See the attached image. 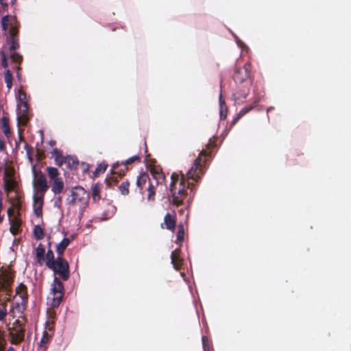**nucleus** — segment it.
Here are the masks:
<instances>
[{
    "label": "nucleus",
    "mask_w": 351,
    "mask_h": 351,
    "mask_svg": "<svg viewBox=\"0 0 351 351\" xmlns=\"http://www.w3.org/2000/svg\"><path fill=\"white\" fill-rule=\"evenodd\" d=\"M7 41L8 45V51H3L1 54V66H8V58L10 59L12 63L20 64L23 58L22 56L16 51V49L19 47L16 29L14 28L10 29Z\"/></svg>",
    "instance_id": "1"
},
{
    "label": "nucleus",
    "mask_w": 351,
    "mask_h": 351,
    "mask_svg": "<svg viewBox=\"0 0 351 351\" xmlns=\"http://www.w3.org/2000/svg\"><path fill=\"white\" fill-rule=\"evenodd\" d=\"M171 179L169 191L172 202L176 206H180L188 195L185 181L183 177L179 180V176L176 173L171 174Z\"/></svg>",
    "instance_id": "2"
},
{
    "label": "nucleus",
    "mask_w": 351,
    "mask_h": 351,
    "mask_svg": "<svg viewBox=\"0 0 351 351\" xmlns=\"http://www.w3.org/2000/svg\"><path fill=\"white\" fill-rule=\"evenodd\" d=\"M88 199L89 194L84 188L81 186L73 188L71 190V196L66 199L69 210L72 209L73 207L77 208L80 215L82 216L88 205Z\"/></svg>",
    "instance_id": "3"
},
{
    "label": "nucleus",
    "mask_w": 351,
    "mask_h": 351,
    "mask_svg": "<svg viewBox=\"0 0 351 351\" xmlns=\"http://www.w3.org/2000/svg\"><path fill=\"white\" fill-rule=\"evenodd\" d=\"M32 173L34 176L32 181L34 195H45L49 188L45 176L41 171H36L35 167H32Z\"/></svg>",
    "instance_id": "4"
},
{
    "label": "nucleus",
    "mask_w": 351,
    "mask_h": 351,
    "mask_svg": "<svg viewBox=\"0 0 351 351\" xmlns=\"http://www.w3.org/2000/svg\"><path fill=\"white\" fill-rule=\"evenodd\" d=\"M52 269L54 274H58L63 280H66L69 278V265L68 262L62 257L56 258V261L52 266L48 267Z\"/></svg>",
    "instance_id": "5"
},
{
    "label": "nucleus",
    "mask_w": 351,
    "mask_h": 351,
    "mask_svg": "<svg viewBox=\"0 0 351 351\" xmlns=\"http://www.w3.org/2000/svg\"><path fill=\"white\" fill-rule=\"evenodd\" d=\"M9 335L11 338V343L17 345L23 341L25 337V329L19 320L13 323L12 327L8 328Z\"/></svg>",
    "instance_id": "6"
},
{
    "label": "nucleus",
    "mask_w": 351,
    "mask_h": 351,
    "mask_svg": "<svg viewBox=\"0 0 351 351\" xmlns=\"http://www.w3.org/2000/svg\"><path fill=\"white\" fill-rule=\"evenodd\" d=\"M13 282V274L9 268L1 267L0 269V291H5L10 295L11 285Z\"/></svg>",
    "instance_id": "7"
},
{
    "label": "nucleus",
    "mask_w": 351,
    "mask_h": 351,
    "mask_svg": "<svg viewBox=\"0 0 351 351\" xmlns=\"http://www.w3.org/2000/svg\"><path fill=\"white\" fill-rule=\"evenodd\" d=\"M51 291L53 295L51 304L53 307H57L60 304L63 297L64 286L56 276L54 277Z\"/></svg>",
    "instance_id": "8"
},
{
    "label": "nucleus",
    "mask_w": 351,
    "mask_h": 351,
    "mask_svg": "<svg viewBox=\"0 0 351 351\" xmlns=\"http://www.w3.org/2000/svg\"><path fill=\"white\" fill-rule=\"evenodd\" d=\"M8 215L9 217V221L10 224V230L11 233L15 236L21 230V220L14 212L9 208L8 210Z\"/></svg>",
    "instance_id": "9"
},
{
    "label": "nucleus",
    "mask_w": 351,
    "mask_h": 351,
    "mask_svg": "<svg viewBox=\"0 0 351 351\" xmlns=\"http://www.w3.org/2000/svg\"><path fill=\"white\" fill-rule=\"evenodd\" d=\"M28 104H17L16 115L19 125H25L29 121Z\"/></svg>",
    "instance_id": "10"
},
{
    "label": "nucleus",
    "mask_w": 351,
    "mask_h": 351,
    "mask_svg": "<svg viewBox=\"0 0 351 351\" xmlns=\"http://www.w3.org/2000/svg\"><path fill=\"white\" fill-rule=\"evenodd\" d=\"M200 162V158H198L195 160L193 166L187 171L186 176L188 179H192L195 181H197V179L200 177L199 173H197V170L199 169Z\"/></svg>",
    "instance_id": "11"
},
{
    "label": "nucleus",
    "mask_w": 351,
    "mask_h": 351,
    "mask_svg": "<svg viewBox=\"0 0 351 351\" xmlns=\"http://www.w3.org/2000/svg\"><path fill=\"white\" fill-rule=\"evenodd\" d=\"M248 67H236L234 74V79L236 82H243L250 75Z\"/></svg>",
    "instance_id": "12"
},
{
    "label": "nucleus",
    "mask_w": 351,
    "mask_h": 351,
    "mask_svg": "<svg viewBox=\"0 0 351 351\" xmlns=\"http://www.w3.org/2000/svg\"><path fill=\"white\" fill-rule=\"evenodd\" d=\"M45 195H34V210L37 216H40L42 214V208L43 206V199Z\"/></svg>",
    "instance_id": "13"
},
{
    "label": "nucleus",
    "mask_w": 351,
    "mask_h": 351,
    "mask_svg": "<svg viewBox=\"0 0 351 351\" xmlns=\"http://www.w3.org/2000/svg\"><path fill=\"white\" fill-rule=\"evenodd\" d=\"M171 263L173 265V267L178 270L180 269V265L182 264V260L180 258V250L176 249L171 252Z\"/></svg>",
    "instance_id": "14"
},
{
    "label": "nucleus",
    "mask_w": 351,
    "mask_h": 351,
    "mask_svg": "<svg viewBox=\"0 0 351 351\" xmlns=\"http://www.w3.org/2000/svg\"><path fill=\"white\" fill-rule=\"evenodd\" d=\"M52 157L54 158L56 164L58 166H62L63 164H65V160H66L65 158L66 156H64L62 154V152L58 149L57 148H55L53 152H51Z\"/></svg>",
    "instance_id": "15"
},
{
    "label": "nucleus",
    "mask_w": 351,
    "mask_h": 351,
    "mask_svg": "<svg viewBox=\"0 0 351 351\" xmlns=\"http://www.w3.org/2000/svg\"><path fill=\"white\" fill-rule=\"evenodd\" d=\"M52 181H53L52 186H51L52 192L54 194L60 193L62 191V190L64 189V186L62 179L60 178L56 179Z\"/></svg>",
    "instance_id": "16"
},
{
    "label": "nucleus",
    "mask_w": 351,
    "mask_h": 351,
    "mask_svg": "<svg viewBox=\"0 0 351 351\" xmlns=\"http://www.w3.org/2000/svg\"><path fill=\"white\" fill-rule=\"evenodd\" d=\"M5 177L4 178V188L5 190L7 191H11L14 189L15 182L12 178V176L10 173H8V172H5Z\"/></svg>",
    "instance_id": "17"
},
{
    "label": "nucleus",
    "mask_w": 351,
    "mask_h": 351,
    "mask_svg": "<svg viewBox=\"0 0 351 351\" xmlns=\"http://www.w3.org/2000/svg\"><path fill=\"white\" fill-rule=\"evenodd\" d=\"M219 106H220V110H219V115L221 119H225L227 116V107L225 103V100L222 97V95L220 94L219 95Z\"/></svg>",
    "instance_id": "18"
},
{
    "label": "nucleus",
    "mask_w": 351,
    "mask_h": 351,
    "mask_svg": "<svg viewBox=\"0 0 351 351\" xmlns=\"http://www.w3.org/2000/svg\"><path fill=\"white\" fill-rule=\"evenodd\" d=\"M70 241L68 238L63 239L60 243L56 246V252L59 255H61L64 252L66 247L69 245Z\"/></svg>",
    "instance_id": "19"
},
{
    "label": "nucleus",
    "mask_w": 351,
    "mask_h": 351,
    "mask_svg": "<svg viewBox=\"0 0 351 351\" xmlns=\"http://www.w3.org/2000/svg\"><path fill=\"white\" fill-rule=\"evenodd\" d=\"M50 338V335L48 334L47 331H44L43 334V337L40 341V346L38 351H45L46 350V344L49 341Z\"/></svg>",
    "instance_id": "20"
},
{
    "label": "nucleus",
    "mask_w": 351,
    "mask_h": 351,
    "mask_svg": "<svg viewBox=\"0 0 351 351\" xmlns=\"http://www.w3.org/2000/svg\"><path fill=\"white\" fill-rule=\"evenodd\" d=\"M47 174H48V176L49 178H50V180L52 181V180H54L56 179H58L60 178L58 177L59 176V171L58 170L55 168V167H49L47 168Z\"/></svg>",
    "instance_id": "21"
},
{
    "label": "nucleus",
    "mask_w": 351,
    "mask_h": 351,
    "mask_svg": "<svg viewBox=\"0 0 351 351\" xmlns=\"http://www.w3.org/2000/svg\"><path fill=\"white\" fill-rule=\"evenodd\" d=\"M44 261H45V264L47 267L53 265V263L56 261V259L54 258L53 252L51 250H49L47 252Z\"/></svg>",
    "instance_id": "22"
},
{
    "label": "nucleus",
    "mask_w": 351,
    "mask_h": 351,
    "mask_svg": "<svg viewBox=\"0 0 351 351\" xmlns=\"http://www.w3.org/2000/svg\"><path fill=\"white\" fill-rule=\"evenodd\" d=\"M164 222L167 229L171 230L174 228L176 222L173 218L169 214L166 215L165 217Z\"/></svg>",
    "instance_id": "23"
},
{
    "label": "nucleus",
    "mask_w": 351,
    "mask_h": 351,
    "mask_svg": "<svg viewBox=\"0 0 351 351\" xmlns=\"http://www.w3.org/2000/svg\"><path fill=\"white\" fill-rule=\"evenodd\" d=\"M45 252V247L41 244H39L36 250V256L38 258V261L40 264L45 260V258H44Z\"/></svg>",
    "instance_id": "24"
},
{
    "label": "nucleus",
    "mask_w": 351,
    "mask_h": 351,
    "mask_svg": "<svg viewBox=\"0 0 351 351\" xmlns=\"http://www.w3.org/2000/svg\"><path fill=\"white\" fill-rule=\"evenodd\" d=\"M17 104H27V95L22 90H19L16 94Z\"/></svg>",
    "instance_id": "25"
},
{
    "label": "nucleus",
    "mask_w": 351,
    "mask_h": 351,
    "mask_svg": "<svg viewBox=\"0 0 351 351\" xmlns=\"http://www.w3.org/2000/svg\"><path fill=\"white\" fill-rule=\"evenodd\" d=\"M65 158L66 159L65 160V164L69 168H75L77 167L78 161L75 158L71 156H67Z\"/></svg>",
    "instance_id": "26"
},
{
    "label": "nucleus",
    "mask_w": 351,
    "mask_h": 351,
    "mask_svg": "<svg viewBox=\"0 0 351 351\" xmlns=\"http://www.w3.org/2000/svg\"><path fill=\"white\" fill-rule=\"evenodd\" d=\"M149 179V176L146 173H143L140 176L138 177L136 180V185L139 188H143V186L145 184L147 180Z\"/></svg>",
    "instance_id": "27"
},
{
    "label": "nucleus",
    "mask_w": 351,
    "mask_h": 351,
    "mask_svg": "<svg viewBox=\"0 0 351 351\" xmlns=\"http://www.w3.org/2000/svg\"><path fill=\"white\" fill-rule=\"evenodd\" d=\"M248 93H249L248 89L243 90L241 95H240L239 93H237L233 95L234 99L235 100V101H237L238 103L243 102V99L246 98Z\"/></svg>",
    "instance_id": "28"
},
{
    "label": "nucleus",
    "mask_w": 351,
    "mask_h": 351,
    "mask_svg": "<svg viewBox=\"0 0 351 351\" xmlns=\"http://www.w3.org/2000/svg\"><path fill=\"white\" fill-rule=\"evenodd\" d=\"M4 78L6 86L10 89L12 86V75L9 70L5 71Z\"/></svg>",
    "instance_id": "29"
},
{
    "label": "nucleus",
    "mask_w": 351,
    "mask_h": 351,
    "mask_svg": "<svg viewBox=\"0 0 351 351\" xmlns=\"http://www.w3.org/2000/svg\"><path fill=\"white\" fill-rule=\"evenodd\" d=\"M7 309L5 302L0 300V321H3L7 316Z\"/></svg>",
    "instance_id": "30"
},
{
    "label": "nucleus",
    "mask_w": 351,
    "mask_h": 351,
    "mask_svg": "<svg viewBox=\"0 0 351 351\" xmlns=\"http://www.w3.org/2000/svg\"><path fill=\"white\" fill-rule=\"evenodd\" d=\"M129 185L128 181H124L120 184L119 189L122 195H126L129 193Z\"/></svg>",
    "instance_id": "31"
},
{
    "label": "nucleus",
    "mask_w": 351,
    "mask_h": 351,
    "mask_svg": "<svg viewBox=\"0 0 351 351\" xmlns=\"http://www.w3.org/2000/svg\"><path fill=\"white\" fill-rule=\"evenodd\" d=\"M34 234L37 239H42L44 237L43 230L39 226H36L34 227Z\"/></svg>",
    "instance_id": "32"
},
{
    "label": "nucleus",
    "mask_w": 351,
    "mask_h": 351,
    "mask_svg": "<svg viewBox=\"0 0 351 351\" xmlns=\"http://www.w3.org/2000/svg\"><path fill=\"white\" fill-rule=\"evenodd\" d=\"M152 176L156 180V184H161L165 180V176L157 171H152Z\"/></svg>",
    "instance_id": "33"
},
{
    "label": "nucleus",
    "mask_w": 351,
    "mask_h": 351,
    "mask_svg": "<svg viewBox=\"0 0 351 351\" xmlns=\"http://www.w3.org/2000/svg\"><path fill=\"white\" fill-rule=\"evenodd\" d=\"M184 228L182 226H180L178 227V230L177 232V241L178 243L182 242V241L184 239Z\"/></svg>",
    "instance_id": "34"
},
{
    "label": "nucleus",
    "mask_w": 351,
    "mask_h": 351,
    "mask_svg": "<svg viewBox=\"0 0 351 351\" xmlns=\"http://www.w3.org/2000/svg\"><path fill=\"white\" fill-rule=\"evenodd\" d=\"M238 47L241 49L247 48L246 45L239 39V38L234 33H232Z\"/></svg>",
    "instance_id": "35"
},
{
    "label": "nucleus",
    "mask_w": 351,
    "mask_h": 351,
    "mask_svg": "<svg viewBox=\"0 0 351 351\" xmlns=\"http://www.w3.org/2000/svg\"><path fill=\"white\" fill-rule=\"evenodd\" d=\"M92 195L94 200L99 199V189L97 186L92 187Z\"/></svg>",
    "instance_id": "36"
},
{
    "label": "nucleus",
    "mask_w": 351,
    "mask_h": 351,
    "mask_svg": "<svg viewBox=\"0 0 351 351\" xmlns=\"http://www.w3.org/2000/svg\"><path fill=\"white\" fill-rule=\"evenodd\" d=\"M9 16H4L1 19V27L3 30H6L8 27Z\"/></svg>",
    "instance_id": "37"
},
{
    "label": "nucleus",
    "mask_w": 351,
    "mask_h": 351,
    "mask_svg": "<svg viewBox=\"0 0 351 351\" xmlns=\"http://www.w3.org/2000/svg\"><path fill=\"white\" fill-rule=\"evenodd\" d=\"M139 160V158L138 156H134L130 158H128V160L123 161L121 162L122 165H130V164H132V162H134V161H136V160Z\"/></svg>",
    "instance_id": "38"
},
{
    "label": "nucleus",
    "mask_w": 351,
    "mask_h": 351,
    "mask_svg": "<svg viewBox=\"0 0 351 351\" xmlns=\"http://www.w3.org/2000/svg\"><path fill=\"white\" fill-rule=\"evenodd\" d=\"M148 191V199H152L155 195L154 186L152 184L149 185Z\"/></svg>",
    "instance_id": "39"
},
{
    "label": "nucleus",
    "mask_w": 351,
    "mask_h": 351,
    "mask_svg": "<svg viewBox=\"0 0 351 351\" xmlns=\"http://www.w3.org/2000/svg\"><path fill=\"white\" fill-rule=\"evenodd\" d=\"M202 345L204 351H209L208 340L206 337H202Z\"/></svg>",
    "instance_id": "40"
},
{
    "label": "nucleus",
    "mask_w": 351,
    "mask_h": 351,
    "mask_svg": "<svg viewBox=\"0 0 351 351\" xmlns=\"http://www.w3.org/2000/svg\"><path fill=\"white\" fill-rule=\"evenodd\" d=\"M3 133L5 134V135L8 137L9 135L10 134V130L9 126L5 123V120H3Z\"/></svg>",
    "instance_id": "41"
},
{
    "label": "nucleus",
    "mask_w": 351,
    "mask_h": 351,
    "mask_svg": "<svg viewBox=\"0 0 351 351\" xmlns=\"http://www.w3.org/2000/svg\"><path fill=\"white\" fill-rule=\"evenodd\" d=\"M252 109V107H246V108H243L239 112V117H243L244 116L246 113H247L249 111H250Z\"/></svg>",
    "instance_id": "42"
},
{
    "label": "nucleus",
    "mask_w": 351,
    "mask_h": 351,
    "mask_svg": "<svg viewBox=\"0 0 351 351\" xmlns=\"http://www.w3.org/2000/svg\"><path fill=\"white\" fill-rule=\"evenodd\" d=\"M61 204H62V198H61V197H58L55 199V202H54V206H55V207H57V208H60Z\"/></svg>",
    "instance_id": "43"
},
{
    "label": "nucleus",
    "mask_w": 351,
    "mask_h": 351,
    "mask_svg": "<svg viewBox=\"0 0 351 351\" xmlns=\"http://www.w3.org/2000/svg\"><path fill=\"white\" fill-rule=\"evenodd\" d=\"M5 141L3 140V138L0 137V151L3 152L5 150Z\"/></svg>",
    "instance_id": "44"
},
{
    "label": "nucleus",
    "mask_w": 351,
    "mask_h": 351,
    "mask_svg": "<svg viewBox=\"0 0 351 351\" xmlns=\"http://www.w3.org/2000/svg\"><path fill=\"white\" fill-rule=\"evenodd\" d=\"M241 118V117H239V115L237 114V116L232 121V125H234Z\"/></svg>",
    "instance_id": "45"
},
{
    "label": "nucleus",
    "mask_w": 351,
    "mask_h": 351,
    "mask_svg": "<svg viewBox=\"0 0 351 351\" xmlns=\"http://www.w3.org/2000/svg\"><path fill=\"white\" fill-rule=\"evenodd\" d=\"M105 169H106V167H101V165H100L99 167H98L97 168V171H105Z\"/></svg>",
    "instance_id": "46"
},
{
    "label": "nucleus",
    "mask_w": 351,
    "mask_h": 351,
    "mask_svg": "<svg viewBox=\"0 0 351 351\" xmlns=\"http://www.w3.org/2000/svg\"><path fill=\"white\" fill-rule=\"evenodd\" d=\"M191 193H193V195H192V196H193V195H194V193H193V189H192V188H191ZM192 198H193V197H190L187 201H188V202H189V200H191V199H192Z\"/></svg>",
    "instance_id": "47"
},
{
    "label": "nucleus",
    "mask_w": 351,
    "mask_h": 351,
    "mask_svg": "<svg viewBox=\"0 0 351 351\" xmlns=\"http://www.w3.org/2000/svg\"><path fill=\"white\" fill-rule=\"evenodd\" d=\"M16 68H17V72H16L17 77L19 79L20 75H19V70L21 69V67H16Z\"/></svg>",
    "instance_id": "48"
},
{
    "label": "nucleus",
    "mask_w": 351,
    "mask_h": 351,
    "mask_svg": "<svg viewBox=\"0 0 351 351\" xmlns=\"http://www.w3.org/2000/svg\"><path fill=\"white\" fill-rule=\"evenodd\" d=\"M7 351H14V349L12 347H10V348H8Z\"/></svg>",
    "instance_id": "49"
},
{
    "label": "nucleus",
    "mask_w": 351,
    "mask_h": 351,
    "mask_svg": "<svg viewBox=\"0 0 351 351\" xmlns=\"http://www.w3.org/2000/svg\"><path fill=\"white\" fill-rule=\"evenodd\" d=\"M118 165H119V162H117L116 164L113 165V168H115Z\"/></svg>",
    "instance_id": "50"
},
{
    "label": "nucleus",
    "mask_w": 351,
    "mask_h": 351,
    "mask_svg": "<svg viewBox=\"0 0 351 351\" xmlns=\"http://www.w3.org/2000/svg\"><path fill=\"white\" fill-rule=\"evenodd\" d=\"M110 217V216H108V217H103V219H109Z\"/></svg>",
    "instance_id": "51"
},
{
    "label": "nucleus",
    "mask_w": 351,
    "mask_h": 351,
    "mask_svg": "<svg viewBox=\"0 0 351 351\" xmlns=\"http://www.w3.org/2000/svg\"><path fill=\"white\" fill-rule=\"evenodd\" d=\"M271 109H272V108H271H271H269L267 109V112H268Z\"/></svg>",
    "instance_id": "52"
}]
</instances>
